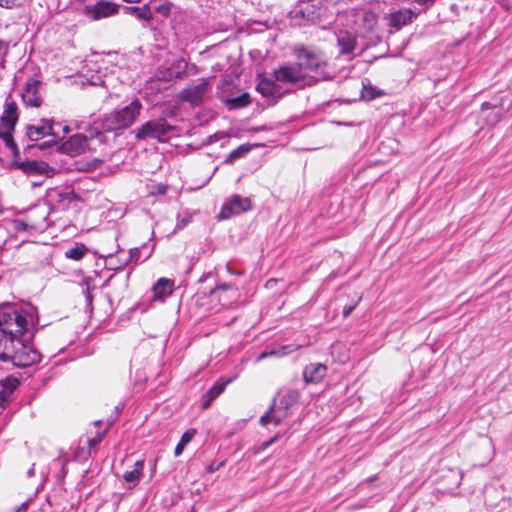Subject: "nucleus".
Returning a JSON list of instances; mask_svg holds the SVG:
<instances>
[{
	"mask_svg": "<svg viewBox=\"0 0 512 512\" xmlns=\"http://www.w3.org/2000/svg\"><path fill=\"white\" fill-rule=\"evenodd\" d=\"M19 327L11 332L0 331V360L10 362L17 367H28L40 362L41 354L32 346L25 344L22 335L34 323L33 314L25 309H18Z\"/></svg>",
	"mask_w": 512,
	"mask_h": 512,
	"instance_id": "1",
	"label": "nucleus"
},
{
	"mask_svg": "<svg viewBox=\"0 0 512 512\" xmlns=\"http://www.w3.org/2000/svg\"><path fill=\"white\" fill-rule=\"evenodd\" d=\"M142 103L139 99H134L129 105L119 110H114L106 115L100 121L102 131L111 132L130 127L140 115Z\"/></svg>",
	"mask_w": 512,
	"mask_h": 512,
	"instance_id": "2",
	"label": "nucleus"
},
{
	"mask_svg": "<svg viewBox=\"0 0 512 512\" xmlns=\"http://www.w3.org/2000/svg\"><path fill=\"white\" fill-rule=\"evenodd\" d=\"M295 56L301 70L315 72L323 80L331 79L332 74L327 71V60L324 54L313 47L300 46L295 48Z\"/></svg>",
	"mask_w": 512,
	"mask_h": 512,
	"instance_id": "3",
	"label": "nucleus"
},
{
	"mask_svg": "<svg viewBox=\"0 0 512 512\" xmlns=\"http://www.w3.org/2000/svg\"><path fill=\"white\" fill-rule=\"evenodd\" d=\"M176 127L169 124L163 117L151 119L143 123L135 132L137 140H156L168 142L175 134Z\"/></svg>",
	"mask_w": 512,
	"mask_h": 512,
	"instance_id": "4",
	"label": "nucleus"
},
{
	"mask_svg": "<svg viewBox=\"0 0 512 512\" xmlns=\"http://www.w3.org/2000/svg\"><path fill=\"white\" fill-rule=\"evenodd\" d=\"M274 78L278 82L299 84L306 79V73L301 70V67L296 62L280 66L274 71Z\"/></svg>",
	"mask_w": 512,
	"mask_h": 512,
	"instance_id": "5",
	"label": "nucleus"
},
{
	"mask_svg": "<svg viewBox=\"0 0 512 512\" xmlns=\"http://www.w3.org/2000/svg\"><path fill=\"white\" fill-rule=\"evenodd\" d=\"M250 208L251 202L249 198L235 194L222 206L219 219H229L233 215L241 214L250 210Z\"/></svg>",
	"mask_w": 512,
	"mask_h": 512,
	"instance_id": "6",
	"label": "nucleus"
},
{
	"mask_svg": "<svg viewBox=\"0 0 512 512\" xmlns=\"http://www.w3.org/2000/svg\"><path fill=\"white\" fill-rule=\"evenodd\" d=\"M119 5L110 1H98L94 5H86L84 14L92 20L110 17L118 12Z\"/></svg>",
	"mask_w": 512,
	"mask_h": 512,
	"instance_id": "7",
	"label": "nucleus"
},
{
	"mask_svg": "<svg viewBox=\"0 0 512 512\" xmlns=\"http://www.w3.org/2000/svg\"><path fill=\"white\" fill-rule=\"evenodd\" d=\"M208 81L205 79H199L196 83L188 86L181 91L180 98L183 101L190 102L192 104H198L202 101L204 95L207 92Z\"/></svg>",
	"mask_w": 512,
	"mask_h": 512,
	"instance_id": "8",
	"label": "nucleus"
},
{
	"mask_svg": "<svg viewBox=\"0 0 512 512\" xmlns=\"http://www.w3.org/2000/svg\"><path fill=\"white\" fill-rule=\"evenodd\" d=\"M26 135L31 141H38L46 136H57L54 131V124L51 120L42 119L38 124L27 125Z\"/></svg>",
	"mask_w": 512,
	"mask_h": 512,
	"instance_id": "9",
	"label": "nucleus"
},
{
	"mask_svg": "<svg viewBox=\"0 0 512 512\" xmlns=\"http://www.w3.org/2000/svg\"><path fill=\"white\" fill-rule=\"evenodd\" d=\"M61 149L70 156L80 155L88 149V138L84 134L73 135L62 144Z\"/></svg>",
	"mask_w": 512,
	"mask_h": 512,
	"instance_id": "10",
	"label": "nucleus"
},
{
	"mask_svg": "<svg viewBox=\"0 0 512 512\" xmlns=\"http://www.w3.org/2000/svg\"><path fill=\"white\" fill-rule=\"evenodd\" d=\"M39 81L29 79L26 82L25 89L22 94V99L26 105L31 107H39L42 103L41 95L39 94Z\"/></svg>",
	"mask_w": 512,
	"mask_h": 512,
	"instance_id": "11",
	"label": "nucleus"
},
{
	"mask_svg": "<svg viewBox=\"0 0 512 512\" xmlns=\"http://www.w3.org/2000/svg\"><path fill=\"white\" fill-rule=\"evenodd\" d=\"M48 216L49 207L45 205H38L29 212L27 219L30 222L31 227L42 229L47 226Z\"/></svg>",
	"mask_w": 512,
	"mask_h": 512,
	"instance_id": "12",
	"label": "nucleus"
},
{
	"mask_svg": "<svg viewBox=\"0 0 512 512\" xmlns=\"http://www.w3.org/2000/svg\"><path fill=\"white\" fill-rule=\"evenodd\" d=\"M18 309L13 307H6L0 310V331L11 332L15 327H19V322H17V317H19L17 313Z\"/></svg>",
	"mask_w": 512,
	"mask_h": 512,
	"instance_id": "13",
	"label": "nucleus"
},
{
	"mask_svg": "<svg viewBox=\"0 0 512 512\" xmlns=\"http://www.w3.org/2000/svg\"><path fill=\"white\" fill-rule=\"evenodd\" d=\"M327 373V366L322 363H311L304 368L303 378L309 383H319Z\"/></svg>",
	"mask_w": 512,
	"mask_h": 512,
	"instance_id": "14",
	"label": "nucleus"
},
{
	"mask_svg": "<svg viewBox=\"0 0 512 512\" xmlns=\"http://www.w3.org/2000/svg\"><path fill=\"white\" fill-rule=\"evenodd\" d=\"M211 295L215 298H218L223 306H228L236 297L237 289L234 288L231 284L224 283L212 290Z\"/></svg>",
	"mask_w": 512,
	"mask_h": 512,
	"instance_id": "15",
	"label": "nucleus"
},
{
	"mask_svg": "<svg viewBox=\"0 0 512 512\" xmlns=\"http://www.w3.org/2000/svg\"><path fill=\"white\" fill-rule=\"evenodd\" d=\"M287 416L288 409L278 404L277 406L272 407L260 418V423L263 426H267L270 423H273L274 425H279L285 418H287Z\"/></svg>",
	"mask_w": 512,
	"mask_h": 512,
	"instance_id": "16",
	"label": "nucleus"
},
{
	"mask_svg": "<svg viewBox=\"0 0 512 512\" xmlns=\"http://www.w3.org/2000/svg\"><path fill=\"white\" fill-rule=\"evenodd\" d=\"M415 16V13L411 9L396 11L390 15V25L396 29H400L408 23H411Z\"/></svg>",
	"mask_w": 512,
	"mask_h": 512,
	"instance_id": "17",
	"label": "nucleus"
},
{
	"mask_svg": "<svg viewBox=\"0 0 512 512\" xmlns=\"http://www.w3.org/2000/svg\"><path fill=\"white\" fill-rule=\"evenodd\" d=\"M18 121L17 106L15 103H6L5 110L0 119V126L8 127L9 129H15V125Z\"/></svg>",
	"mask_w": 512,
	"mask_h": 512,
	"instance_id": "18",
	"label": "nucleus"
},
{
	"mask_svg": "<svg viewBox=\"0 0 512 512\" xmlns=\"http://www.w3.org/2000/svg\"><path fill=\"white\" fill-rule=\"evenodd\" d=\"M337 44L340 48L341 54H348L354 50L356 45V38L354 35L347 31H340L337 34Z\"/></svg>",
	"mask_w": 512,
	"mask_h": 512,
	"instance_id": "19",
	"label": "nucleus"
},
{
	"mask_svg": "<svg viewBox=\"0 0 512 512\" xmlns=\"http://www.w3.org/2000/svg\"><path fill=\"white\" fill-rule=\"evenodd\" d=\"M14 129H9L5 126H0V140L3 141L5 146L10 150L13 158L16 160L19 157V149L13 138Z\"/></svg>",
	"mask_w": 512,
	"mask_h": 512,
	"instance_id": "20",
	"label": "nucleus"
},
{
	"mask_svg": "<svg viewBox=\"0 0 512 512\" xmlns=\"http://www.w3.org/2000/svg\"><path fill=\"white\" fill-rule=\"evenodd\" d=\"M73 199V193L69 191H60L54 189L48 193L49 202L60 206L65 209L68 207L69 203Z\"/></svg>",
	"mask_w": 512,
	"mask_h": 512,
	"instance_id": "21",
	"label": "nucleus"
},
{
	"mask_svg": "<svg viewBox=\"0 0 512 512\" xmlns=\"http://www.w3.org/2000/svg\"><path fill=\"white\" fill-rule=\"evenodd\" d=\"M173 285L174 282L167 278H160L154 285H153V293L155 298L157 299H163L167 296H169L173 291Z\"/></svg>",
	"mask_w": 512,
	"mask_h": 512,
	"instance_id": "22",
	"label": "nucleus"
},
{
	"mask_svg": "<svg viewBox=\"0 0 512 512\" xmlns=\"http://www.w3.org/2000/svg\"><path fill=\"white\" fill-rule=\"evenodd\" d=\"M230 380L221 383H215L204 395H203V408L209 407L210 403L219 396L226 388Z\"/></svg>",
	"mask_w": 512,
	"mask_h": 512,
	"instance_id": "23",
	"label": "nucleus"
},
{
	"mask_svg": "<svg viewBox=\"0 0 512 512\" xmlns=\"http://www.w3.org/2000/svg\"><path fill=\"white\" fill-rule=\"evenodd\" d=\"M143 468H144V460L136 461L134 464V469L131 471H126L123 474V479L126 482L136 485L141 480V477L143 474Z\"/></svg>",
	"mask_w": 512,
	"mask_h": 512,
	"instance_id": "24",
	"label": "nucleus"
},
{
	"mask_svg": "<svg viewBox=\"0 0 512 512\" xmlns=\"http://www.w3.org/2000/svg\"><path fill=\"white\" fill-rule=\"evenodd\" d=\"M257 91L265 97L273 96L277 92L276 84L270 79H262L257 85Z\"/></svg>",
	"mask_w": 512,
	"mask_h": 512,
	"instance_id": "25",
	"label": "nucleus"
},
{
	"mask_svg": "<svg viewBox=\"0 0 512 512\" xmlns=\"http://www.w3.org/2000/svg\"><path fill=\"white\" fill-rule=\"evenodd\" d=\"M252 149L250 144H242L238 148L234 149L225 160L226 163L232 164L237 159L244 157L247 153H249Z\"/></svg>",
	"mask_w": 512,
	"mask_h": 512,
	"instance_id": "26",
	"label": "nucleus"
},
{
	"mask_svg": "<svg viewBox=\"0 0 512 512\" xmlns=\"http://www.w3.org/2000/svg\"><path fill=\"white\" fill-rule=\"evenodd\" d=\"M299 392L296 390H288L285 394L280 397L279 404L286 409H289L299 400Z\"/></svg>",
	"mask_w": 512,
	"mask_h": 512,
	"instance_id": "27",
	"label": "nucleus"
},
{
	"mask_svg": "<svg viewBox=\"0 0 512 512\" xmlns=\"http://www.w3.org/2000/svg\"><path fill=\"white\" fill-rule=\"evenodd\" d=\"M196 434V430L195 429H189L187 430L181 437L179 443L176 445L175 447V450H174V455L176 457L180 456L181 453L183 452L185 446L191 442V440L193 439V437L195 436Z\"/></svg>",
	"mask_w": 512,
	"mask_h": 512,
	"instance_id": "28",
	"label": "nucleus"
},
{
	"mask_svg": "<svg viewBox=\"0 0 512 512\" xmlns=\"http://www.w3.org/2000/svg\"><path fill=\"white\" fill-rule=\"evenodd\" d=\"M86 252H87V248L83 244H80V245H76L74 247L69 248L65 252V256L69 259L80 260L84 257Z\"/></svg>",
	"mask_w": 512,
	"mask_h": 512,
	"instance_id": "29",
	"label": "nucleus"
},
{
	"mask_svg": "<svg viewBox=\"0 0 512 512\" xmlns=\"http://www.w3.org/2000/svg\"><path fill=\"white\" fill-rule=\"evenodd\" d=\"M93 282V279L91 277H85L81 283L82 291L85 294L86 302L88 305L92 304L93 296L91 294V290L95 288V286L91 285Z\"/></svg>",
	"mask_w": 512,
	"mask_h": 512,
	"instance_id": "30",
	"label": "nucleus"
},
{
	"mask_svg": "<svg viewBox=\"0 0 512 512\" xmlns=\"http://www.w3.org/2000/svg\"><path fill=\"white\" fill-rule=\"evenodd\" d=\"M291 350L289 349V346H282L280 349L278 350H275V349H272L270 351H264L262 352L258 358H257V361H261L267 357H270V356H284L288 353H290Z\"/></svg>",
	"mask_w": 512,
	"mask_h": 512,
	"instance_id": "31",
	"label": "nucleus"
},
{
	"mask_svg": "<svg viewBox=\"0 0 512 512\" xmlns=\"http://www.w3.org/2000/svg\"><path fill=\"white\" fill-rule=\"evenodd\" d=\"M128 10L137 15L139 19L149 20L151 18V12L147 5L143 7H128Z\"/></svg>",
	"mask_w": 512,
	"mask_h": 512,
	"instance_id": "32",
	"label": "nucleus"
},
{
	"mask_svg": "<svg viewBox=\"0 0 512 512\" xmlns=\"http://www.w3.org/2000/svg\"><path fill=\"white\" fill-rule=\"evenodd\" d=\"M381 94V91H377L374 87L370 85V83L363 86L362 98L366 100H373L376 97L380 96Z\"/></svg>",
	"mask_w": 512,
	"mask_h": 512,
	"instance_id": "33",
	"label": "nucleus"
},
{
	"mask_svg": "<svg viewBox=\"0 0 512 512\" xmlns=\"http://www.w3.org/2000/svg\"><path fill=\"white\" fill-rule=\"evenodd\" d=\"M42 163H39L37 161H25V162H19L17 163V166L22 169L24 172H34L38 171Z\"/></svg>",
	"mask_w": 512,
	"mask_h": 512,
	"instance_id": "34",
	"label": "nucleus"
},
{
	"mask_svg": "<svg viewBox=\"0 0 512 512\" xmlns=\"http://www.w3.org/2000/svg\"><path fill=\"white\" fill-rule=\"evenodd\" d=\"M1 383L4 390H8L10 393L17 388V386L19 385V380L14 377H7L4 380H2ZM4 392L5 391L0 392V395H2Z\"/></svg>",
	"mask_w": 512,
	"mask_h": 512,
	"instance_id": "35",
	"label": "nucleus"
},
{
	"mask_svg": "<svg viewBox=\"0 0 512 512\" xmlns=\"http://www.w3.org/2000/svg\"><path fill=\"white\" fill-rule=\"evenodd\" d=\"M192 220V215L190 213H185L184 215H179L177 218V224L175 227V231L182 230L185 228Z\"/></svg>",
	"mask_w": 512,
	"mask_h": 512,
	"instance_id": "36",
	"label": "nucleus"
},
{
	"mask_svg": "<svg viewBox=\"0 0 512 512\" xmlns=\"http://www.w3.org/2000/svg\"><path fill=\"white\" fill-rule=\"evenodd\" d=\"M24 0H0V6L6 9H14L21 7Z\"/></svg>",
	"mask_w": 512,
	"mask_h": 512,
	"instance_id": "37",
	"label": "nucleus"
},
{
	"mask_svg": "<svg viewBox=\"0 0 512 512\" xmlns=\"http://www.w3.org/2000/svg\"><path fill=\"white\" fill-rule=\"evenodd\" d=\"M231 103L235 104L237 107H244L249 103V94L244 93L241 96L233 98Z\"/></svg>",
	"mask_w": 512,
	"mask_h": 512,
	"instance_id": "38",
	"label": "nucleus"
},
{
	"mask_svg": "<svg viewBox=\"0 0 512 512\" xmlns=\"http://www.w3.org/2000/svg\"><path fill=\"white\" fill-rule=\"evenodd\" d=\"M28 226H30V222L26 223L23 220H15L13 223L14 230L17 232L26 231Z\"/></svg>",
	"mask_w": 512,
	"mask_h": 512,
	"instance_id": "39",
	"label": "nucleus"
},
{
	"mask_svg": "<svg viewBox=\"0 0 512 512\" xmlns=\"http://www.w3.org/2000/svg\"><path fill=\"white\" fill-rule=\"evenodd\" d=\"M177 68L179 70L175 73V77H180V75L184 73L185 68H186V64L184 63V61H178ZM173 77H174V75H173V72L171 71L169 73L168 79H172Z\"/></svg>",
	"mask_w": 512,
	"mask_h": 512,
	"instance_id": "40",
	"label": "nucleus"
},
{
	"mask_svg": "<svg viewBox=\"0 0 512 512\" xmlns=\"http://www.w3.org/2000/svg\"><path fill=\"white\" fill-rule=\"evenodd\" d=\"M360 300H361V298H359L358 301L355 304L344 307V309H343V316L344 317H348L352 313V311L355 309L356 305L358 304V302Z\"/></svg>",
	"mask_w": 512,
	"mask_h": 512,
	"instance_id": "41",
	"label": "nucleus"
},
{
	"mask_svg": "<svg viewBox=\"0 0 512 512\" xmlns=\"http://www.w3.org/2000/svg\"><path fill=\"white\" fill-rule=\"evenodd\" d=\"M277 437L271 438L269 441L263 442L260 446L261 450L267 449L270 445H272L276 441Z\"/></svg>",
	"mask_w": 512,
	"mask_h": 512,
	"instance_id": "42",
	"label": "nucleus"
},
{
	"mask_svg": "<svg viewBox=\"0 0 512 512\" xmlns=\"http://www.w3.org/2000/svg\"><path fill=\"white\" fill-rule=\"evenodd\" d=\"M7 49H8L7 43L4 40L0 39V56L2 54L6 53Z\"/></svg>",
	"mask_w": 512,
	"mask_h": 512,
	"instance_id": "43",
	"label": "nucleus"
},
{
	"mask_svg": "<svg viewBox=\"0 0 512 512\" xmlns=\"http://www.w3.org/2000/svg\"><path fill=\"white\" fill-rule=\"evenodd\" d=\"M100 441H101V437H95V438H92V439H89V440H88V445H89L90 447H94V446H96Z\"/></svg>",
	"mask_w": 512,
	"mask_h": 512,
	"instance_id": "44",
	"label": "nucleus"
},
{
	"mask_svg": "<svg viewBox=\"0 0 512 512\" xmlns=\"http://www.w3.org/2000/svg\"><path fill=\"white\" fill-rule=\"evenodd\" d=\"M28 505H29L28 501L22 503L21 506L19 508H17L16 512H25L28 508Z\"/></svg>",
	"mask_w": 512,
	"mask_h": 512,
	"instance_id": "45",
	"label": "nucleus"
},
{
	"mask_svg": "<svg viewBox=\"0 0 512 512\" xmlns=\"http://www.w3.org/2000/svg\"><path fill=\"white\" fill-rule=\"evenodd\" d=\"M435 0H416V2L420 5H424V4H428V3H433Z\"/></svg>",
	"mask_w": 512,
	"mask_h": 512,
	"instance_id": "46",
	"label": "nucleus"
},
{
	"mask_svg": "<svg viewBox=\"0 0 512 512\" xmlns=\"http://www.w3.org/2000/svg\"><path fill=\"white\" fill-rule=\"evenodd\" d=\"M69 131H70L69 126L66 125V126L63 127V132L64 133H68Z\"/></svg>",
	"mask_w": 512,
	"mask_h": 512,
	"instance_id": "47",
	"label": "nucleus"
},
{
	"mask_svg": "<svg viewBox=\"0 0 512 512\" xmlns=\"http://www.w3.org/2000/svg\"><path fill=\"white\" fill-rule=\"evenodd\" d=\"M208 471H209V472H214V471H215V469H214V467H213V466H209Z\"/></svg>",
	"mask_w": 512,
	"mask_h": 512,
	"instance_id": "48",
	"label": "nucleus"
},
{
	"mask_svg": "<svg viewBox=\"0 0 512 512\" xmlns=\"http://www.w3.org/2000/svg\"><path fill=\"white\" fill-rule=\"evenodd\" d=\"M482 107L483 108H488L489 107V103H483Z\"/></svg>",
	"mask_w": 512,
	"mask_h": 512,
	"instance_id": "49",
	"label": "nucleus"
},
{
	"mask_svg": "<svg viewBox=\"0 0 512 512\" xmlns=\"http://www.w3.org/2000/svg\"><path fill=\"white\" fill-rule=\"evenodd\" d=\"M28 474H29V476H32V475H33V470H32V469H31V470H29V471H28Z\"/></svg>",
	"mask_w": 512,
	"mask_h": 512,
	"instance_id": "50",
	"label": "nucleus"
},
{
	"mask_svg": "<svg viewBox=\"0 0 512 512\" xmlns=\"http://www.w3.org/2000/svg\"><path fill=\"white\" fill-rule=\"evenodd\" d=\"M189 512H195V511L192 509V510H191V511H189Z\"/></svg>",
	"mask_w": 512,
	"mask_h": 512,
	"instance_id": "51",
	"label": "nucleus"
}]
</instances>
